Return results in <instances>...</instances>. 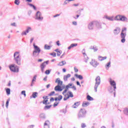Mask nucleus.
Listing matches in <instances>:
<instances>
[{
  "mask_svg": "<svg viewBox=\"0 0 128 128\" xmlns=\"http://www.w3.org/2000/svg\"><path fill=\"white\" fill-rule=\"evenodd\" d=\"M45 74H50V70H46L45 72Z\"/></svg>",
  "mask_w": 128,
  "mask_h": 128,
  "instance_id": "nucleus-48",
  "label": "nucleus"
},
{
  "mask_svg": "<svg viewBox=\"0 0 128 128\" xmlns=\"http://www.w3.org/2000/svg\"><path fill=\"white\" fill-rule=\"evenodd\" d=\"M62 94L64 96V98H68V94Z\"/></svg>",
  "mask_w": 128,
  "mask_h": 128,
  "instance_id": "nucleus-60",
  "label": "nucleus"
},
{
  "mask_svg": "<svg viewBox=\"0 0 128 128\" xmlns=\"http://www.w3.org/2000/svg\"><path fill=\"white\" fill-rule=\"evenodd\" d=\"M12 26H16V22H14L10 24Z\"/></svg>",
  "mask_w": 128,
  "mask_h": 128,
  "instance_id": "nucleus-52",
  "label": "nucleus"
},
{
  "mask_svg": "<svg viewBox=\"0 0 128 128\" xmlns=\"http://www.w3.org/2000/svg\"><path fill=\"white\" fill-rule=\"evenodd\" d=\"M47 78H48V76L44 77V82H46Z\"/></svg>",
  "mask_w": 128,
  "mask_h": 128,
  "instance_id": "nucleus-63",
  "label": "nucleus"
},
{
  "mask_svg": "<svg viewBox=\"0 0 128 128\" xmlns=\"http://www.w3.org/2000/svg\"><path fill=\"white\" fill-rule=\"evenodd\" d=\"M50 56H52L54 57L56 56V54L54 52L50 54Z\"/></svg>",
  "mask_w": 128,
  "mask_h": 128,
  "instance_id": "nucleus-46",
  "label": "nucleus"
},
{
  "mask_svg": "<svg viewBox=\"0 0 128 128\" xmlns=\"http://www.w3.org/2000/svg\"><path fill=\"white\" fill-rule=\"evenodd\" d=\"M28 34V32H26V31H24L22 32V33L21 34L22 36H26V34Z\"/></svg>",
  "mask_w": 128,
  "mask_h": 128,
  "instance_id": "nucleus-42",
  "label": "nucleus"
},
{
  "mask_svg": "<svg viewBox=\"0 0 128 128\" xmlns=\"http://www.w3.org/2000/svg\"><path fill=\"white\" fill-rule=\"evenodd\" d=\"M75 76H76V78H79V80H84V77H82V75H78V74H74Z\"/></svg>",
  "mask_w": 128,
  "mask_h": 128,
  "instance_id": "nucleus-28",
  "label": "nucleus"
},
{
  "mask_svg": "<svg viewBox=\"0 0 128 128\" xmlns=\"http://www.w3.org/2000/svg\"><path fill=\"white\" fill-rule=\"evenodd\" d=\"M82 54L84 56V60L85 62H88V56H86V52L84 49L82 50Z\"/></svg>",
  "mask_w": 128,
  "mask_h": 128,
  "instance_id": "nucleus-14",
  "label": "nucleus"
},
{
  "mask_svg": "<svg viewBox=\"0 0 128 128\" xmlns=\"http://www.w3.org/2000/svg\"><path fill=\"white\" fill-rule=\"evenodd\" d=\"M70 88H73L74 90H76V88L74 86H73L72 87Z\"/></svg>",
  "mask_w": 128,
  "mask_h": 128,
  "instance_id": "nucleus-53",
  "label": "nucleus"
},
{
  "mask_svg": "<svg viewBox=\"0 0 128 128\" xmlns=\"http://www.w3.org/2000/svg\"><path fill=\"white\" fill-rule=\"evenodd\" d=\"M50 121L46 120L44 124V128H50Z\"/></svg>",
  "mask_w": 128,
  "mask_h": 128,
  "instance_id": "nucleus-18",
  "label": "nucleus"
},
{
  "mask_svg": "<svg viewBox=\"0 0 128 128\" xmlns=\"http://www.w3.org/2000/svg\"><path fill=\"white\" fill-rule=\"evenodd\" d=\"M100 24V22L96 21H93L90 22L88 24V30H94V26H98Z\"/></svg>",
  "mask_w": 128,
  "mask_h": 128,
  "instance_id": "nucleus-7",
  "label": "nucleus"
},
{
  "mask_svg": "<svg viewBox=\"0 0 128 128\" xmlns=\"http://www.w3.org/2000/svg\"><path fill=\"white\" fill-rule=\"evenodd\" d=\"M14 60L15 62H16V64L18 66H20L22 58L20 57V52H15L14 54Z\"/></svg>",
  "mask_w": 128,
  "mask_h": 128,
  "instance_id": "nucleus-2",
  "label": "nucleus"
},
{
  "mask_svg": "<svg viewBox=\"0 0 128 128\" xmlns=\"http://www.w3.org/2000/svg\"><path fill=\"white\" fill-rule=\"evenodd\" d=\"M86 124L84 123H82L81 124V128H86Z\"/></svg>",
  "mask_w": 128,
  "mask_h": 128,
  "instance_id": "nucleus-49",
  "label": "nucleus"
},
{
  "mask_svg": "<svg viewBox=\"0 0 128 128\" xmlns=\"http://www.w3.org/2000/svg\"><path fill=\"white\" fill-rule=\"evenodd\" d=\"M74 0H65L63 3V6H66L70 2H74Z\"/></svg>",
  "mask_w": 128,
  "mask_h": 128,
  "instance_id": "nucleus-26",
  "label": "nucleus"
},
{
  "mask_svg": "<svg viewBox=\"0 0 128 128\" xmlns=\"http://www.w3.org/2000/svg\"><path fill=\"white\" fill-rule=\"evenodd\" d=\"M33 46L34 48V50L32 52V56L34 58H36L40 56V48L34 44Z\"/></svg>",
  "mask_w": 128,
  "mask_h": 128,
  "instance_id": "nucleus-3",
  "label": "nucleus"
},
{
  "mask_svg": "<svg viewBox=\"0 0 128 128\" xmlns=\"http://www.w3.org/2000/svg\"><path fill=\"white\" fill-rule=\"evenodd\" d=\"M36 76L35 75L32 80V84H31V86H32L33 84H34V82H36Z\"/></svg>",
  "mask_w": 128,
  "mask_h": 128,
  "instance_id": "nucleus-35",
  "label": "nucleus"
},
{
  "mask_svg": "<svg viewBox=\"0 0 128 128\" xmlns=\"http://www.w3.org/2000/svg\"><path fill=\"white\" fill-rule=\"evenodd\" d=\"M28 128H34V126L33 125L30 126L28 127Z\"/></svg>",
  "mask_w": 128,
  "mask_h": 128,
  "instance_id": "nucleus-64",
  "label": "nucleus"
},
{
  "mask_svg": "<svg viewBox=\"0 0 128 128\" xmlns=\"http://www.w3.org/2000/svg\"><path fill=\"white\" fill-rule=\"evenodd\" d=\"M21 94L24 96V97L26 96V90H23L21 92Z\"/></svg>",
  "mask_w": 128,
  "mask_h": 128,
  "instance_id": "nucleus-41",
  "label": "nucleus"
},
{
  "mask_svg": "<svg viewBox=\"0 0 128 128\" xmlns=\"http://www.w3.org/2000/svg\"><path fill=\"white\" fill-rule=\"evenodd\" d=\"M9 68L11 72H19L18 66L14 64H11Z\"/></svg>",
  "mask_w": 128,
  "mask_h": 128,
  "instance_id": "nucleus-8",
  "label": "nucleus"
},
{
  "mask_svg": "<svg viewBox=\"0 0 128 128\" xmlns=\"http://www.w3.org/2000/svg\"><path fill=\"white\" fill-rule=\"evenodd\" d=\"M58 100L60 101L62 100V96L60 95L58 98Z\"/></svg>",
  "mask_w": 128,
  "mask_h": 128,
  "instance_id": "nucleus-44",
  "label": "nucleus"
},
{
  "mask_svg": "<svg viewBox=\"0 0 128 128\" xmlns=\"http://www.w3.org/2000/svg\"><path fill=\"white\" fill-rule=\"evenodd\" d=\"M35 18L40 22H42L44 20V17H42V15L40 11L37 12L36 13Z\"/></svg>",
  "mask_w": 128,
  "mask_h": 128,
  "instance_id": "nucleus-9",
  "label": "nucleus"
},
{
  "mask_svg": "<svg viewBox=\"0 0 128 128\" xmlns=\"http://www.w3.org/2000/svg\"><path fill=\"white\" fill-rule=\"evenodd\" d=\"M120 21L121 22H128V18H126V16H124V15H121Z\"/></svg>",
  "mask_w": 128,
  "mask_h": 128,
  "instance_id": "nucleus-17",
  "label": "nucleus"
},
{
  "mask_svg": "<svg viewBox=\"0 0 128 128\" xmlns=\"http://www.w3.org/2000/svg\"><path fill=\"white\" fill-rule=\"evenodd\" d=\"M9 102H10V99H8L6 100V108H8V104H9Z\"/></svg>",
  "mask_w": 128,
  "mask_h": 128,
  "instance_id": "nucleus-40",
  "label": "nucleus"
},
{
  "mask_svg": "<svg viewBox=\"0 0 128 128\" xmlns=\"http://www.w3.org/2000/svg\"><path fill=\"white\" fill-rule=\"evenodd\" d=\"M86 110L84 108H81L78 113V118H86Z\"/></svg>",
  "mask_w": 128,
  "mask_h": 128,
  "instance_id": "nucleus-5",
  "label": "nucleus"
},
{
  "mask_svg": "<svg viewBox=\"0 0 128 128\" xmlns=\"http://www.w3.org/2000/svg\"><path fill=\"white\" fill-rule=\"evenodd\" d=\"M121 15H117L114 17V20H120Z\"/></svg>",
  "mask_w": 128,
  "mask_h": 128,
  "instance_id": "nucleus-27",
  "label": "nucleus"
},
{
  "mask_svg": "<svg viewBox=\"0 0 128 128\" xmlns=\"http://www.w3.org/2000/svg\"><path fill=\"white\" fill-rule=\"evenodd\" d=\"M96 26L97 28H102V24L100 23H99V24Z\"/></svg>",
  "mask_w": 128,
  "mask_h": 128,
  "instance_id": "nucleus-47",
  "label": "nucleus"
},
{
  "mask_svg": "<svg viewBox=\"0 0 128 128\" xmlns=\"http://www.w3.org/2000/svg\"><path fill=\"white\" fill-rule=\"evenodd\" d=\"M38 92H34L32 94V96L33 98H38Z\"/></svg>",
  "mask_w": 128,
  "mask_h": 128,
  "instance_id": "nucleus-32",
  "label": "nucleus"
},
{
  "mask_svg": "<svg viewBox=\"0 0 128 128\" xmlns=\"http://www.w3.org/2000/svg\"><path fill=\"white\" fill-rule=\"evenodd\" d=\"M80 6L79 4H73V6Z\"/></svg>",
  "mask_w": 128,
  "mask_h": 128,
  "instance_id": "nucleus-54",
  "label": "nucleus"
},
{
  "mask_svg": "<svg viewBox=\"0 0 128 128\" xmlns=\"http://www.w3.org/2000/svg\"><path fill=\"white\" fill-rule=\"evenodd\" d=\"M110 86L108 88V90L110 92H114V97H116V83L114 80L110 79Z\"/></svg>",
  "mask_w": 128,
  "mask_h": 128,
  "instance_id": "nucleus-1",
  "label": "nucleus"
},
{
  "mask_svg": "<svg viewBox=\"0 0 128 128\" xmlns=\"http://www.w3.org/2000/svg\"><path fill=\"white\" fill-rule=\"evenodd\" d=\"M93 49L94 50V52H96V50H98V48H96V47H93Z\"/></svg>",
  "mask_w": 128,
  "mask_h": 128,
  "instance_id": "nucleus-56",
  "label": "nucleus"
},
{
  "mask_svg": "<svg viewBox=\"0 0 128 128\" xmlns=\"http://www.w3.org/2000/svg\"><path fill=\"white\" fill-rule=\"evenodd\" d=\"M74 70L76 72H78V70L76 67H74Z\"/></svg>",
  "mask_w": 128,
  "mask_h": 128,
  "instance_id": "nucleus-51",
  "label": "nucleus"
},
{
  "mask_svg": "<svg viewBox=\"0 0 128 128\" xmlns=\"http://www.w3.org/2000/svg\"><path fill=\"white\" fill-rule=\"evenodd\" d=\"M110 66H110V62H109L105 66V68H106V70H108V69L110 68Z\"/></svg>",
  "mask_w": 128,
  "mask_h": 128,
  "instance_id": "nucleus-25",
  "label": "nucleus"
},
{
  "mask_svg": "<svg viewBox=\"0 0 128 128\" xmlns=\"http://www.w3.org/2000/svg\"><path fill=\"white\" fill-rule=\"evenodd\" d=\"M54 98H51L50 99V102H54Z\"/></svg>",
  "mask_w": 128,
  "mask_h": 128,
  "instance_id": "nucleus-62",
  "label": "nucleus"
},
{
  "mask_svg": "<svg viewBox=\"0 0 128 128\" xmlns=\"http://www.w3.org/2000/svg\"><path fill=\"white\" fill-rule=\"evenodd\" d=\"M64 64H66V60H63L58 64V66H64Z\"/></svg>",
  "mask_w": 128,
  "mask_h": 128,
  "instance_id": "nucleus-20",
  "label": "nucleus"
},
{
  "mask_svg": "<svg viewBox=\"0 0 128 128\" xmlns=\"http://www.w3.org/2000/svg\"><path fill=\"white\" fill-rule=\"evenodd\" d=\"M120 32V28H116V29L114 30V34L115 36H118V34Z\"/></svg>",
  "mask_w": 128,
  "mask_h": 128,
  "instance_id": "nucleus-16",
  "label": "nucleus"
},
{
  "mask_svg": "<svg viewBox=\"0 0 128 128\" xmlns=\"http://www.w3.org/2000/svg\"><path fill=\"white\" fill-rule=\"evenodd\" d=\"M86 98H87L88 100H94V98H92L90 95L87 96Z\"/></svg>",
  "mask_w": 128,
  "mask_h": 128,
  "instance_id": "nucleus-37",
  "label": "nucleus"
},
{
  "mask_svg": "<svg viewBox=\"0 0 128 128\" xmlns=\"http://www.w3.org/2000/svg\"><path fill=\"white\" fill-rule=\"evenodd\" d=\"M76 84H77V86H81L80 84V82L78 81L76 82Z\"/></svg>",
  "mask_w": 128,
  "mask_h": 128,
  "instance_id": "nucleus-59",
  "label": "nucleus"
},
{
  "mask_svg": "<svg viewBox=\"0 0 128 128\" xmlns=\"http://www.w3.org/2000/svg\"><path fill=\"white\" fill-rule=\"evenodd\" d=\"M32 29L30 26H28L26 30V32H27L28 34V32H32Z\"/></svg>",
  "mask_w": 128,
  "mask_h": 128,
  "instance_id": "nucleus-34",
  "label": "nucleus"
},
{
  "mask_svg": "<svg viewBox=\"0 0 128 128\" xmlns=\"http://www.w3.org/2000/svg\"><path fill=\"white\" fill-rule=\"evenodd\" d=\"M56 84H58L57 86H62L63 82L62 81L60 80V78H57L55 81Z\"/></svg>",
  "mask_w": 128,
  "mask_h": 128,
  "instance_id": "nucleus-15",
  "label": "nucleus"
},
{
  "mask_svg": "<svg viewBox=\"0 0 128 128\" xmlns=\"http://www.w3.org/2000/svg\"><path fill=\"white\" fill-rule=\"evenodd\" d=\"M106 20H110L111 22H114V16H106Z\"/></svg>",
  "mask_w": 128,
  "mask_h": 128,
  "instance_id": "nucleus-22",
  "label": "nucleus"
},
{
  "mask_svg": "<svg viewBox=\"0 0 128 128\" xmlns=\"http://www.w3.org/2000/svg\"><path fill=\"white\" fill-rule=\"evenodd\" d=\"M58 104V102L54 103V108H56V106H57Z\"/></svg>",
  "mask_w": 128,
  "mask_h": 128,
  "instance_id": "nucleus-55",
  "label": "nucleus"
},
{
  "mask_svg": "<svg viewBox=\"0 0 128 128\" xmlns=\"http://www.w3.org/2000/svg\"><path fill=\"white\" fill-rule=\"evenodd\" d=\"M70 76H72V75L70 74H68L67 75H64V82H67L68 78H70Z\"/></svg>",
  "mask_w": 128,
  "mask_h": 128,
  "instance_id": "nucleus-19",
  "label": "nucleus"
},
{
  "mask_svg": "<svg viewBox=\"0 0 128 128\" xmlns=\"http://www.w3.org/2000/svg\"><path fill=\"white\" fill-rule=\"evenodd\" d=\"M14 4H15L18 6V4H20V0H15Z\"/></svg>",
  "mask_w": 128,
  "mask_h": 128,
  "instance_id": "nucleus-43",
  "label": "nucleus"
},
{
  "mask_svg": "<svg viewBox=\"0 0 128 128\" xmlns=\"http://www.w3.org/2000/svg\"><path fill=\"white\" fill-rule=\"evenodd\" d=\"M106 58H108V57L106 56H99L98 57V60H100L101 62H102V60H106Z\"/></svg>",
  "mask_w": 128,
  "mask_h": 128,
  "instance_id": "nucleus-24",
  "label": "nucleus"
},
{
  "mask_svg": "<svg viewBox=\"0 0 128 128\" xmlns=\"http://www.w3.org/2000/svg\"><path fill=\"white\" fill-rule=\"evenodd\" d=\"M78 46L77 44H71L70 46L68 47V50H70L72 48H74V46Z\"/></svg>",
  "mask_w": 128,
  "mask_h": 128,
  "instance_id": "nucleus-31",
  "label": "nucleus"
},
{
  "mask_svg": "<svg viewBox=\"0 0 128 128\" xmlns=\"http://www.w3.org/2000/svg\"><path fill=\"white\" fill-rule=\"evenodd\" d=\"M54 94H56V92H54V91H53L52 92H51L50 94H48L49 96H54Z\"/></svg>",
  "mask_w": 128,
  "mask_h": 128,
  "instance_id": "nucleus-45",
  "label": "nucleus"
},
{
  "mask_svg": "<svg viewBox=\"0 0 128 128\" xmlns=\"http://www.w3.org/2000/svg\"><path fill=\"white\" fill-rule=\"evenodd\" d=\"M43 98H44V100H43V104H48V96H44L43 97Z\"/></svg>",
  "mask_w": 128,
  "mask_h": 128,
  "instance_id": "nucleus-23",
  "label": "nucleus"
},
{
  "mask_svg": "<svg viewBox=\"0 0 128 128\" xmlns=\"http://www.w3.org/2000/svg\"><path fill=\"white\" fill-rule=\"evenodd\" d=\"M90 64L93 68H96V66L100 64L98 62L94 59H92V61L90 62Z\"/></svg>",
  "mask_w": 128,
  "mask_h": 128,
  "instance_id": "nucleus-12",
  "label": "nucleus"
},
{
  "mask_svg": "<svg viewBox=\"0 0 128 128\" xmlns=\"http://www.w3.org/2000/svg\"><path fill=\"white\" fill-rule=\"evenodd\" d=\"M90 106V102H84L82 104V106L84 108H86V106Z\"/></svg>",
  "mask_w": 128,
  "mask_h": 128,
  "instance_id": "nucleus-21",
  "label": "nucleus"
},
{
  "mask_svg": "<svg viewBox=\"0 0 128 128\" xmlns=\"http://www.w3.org/2000/svg\"><path fill=\"white\" fill-rule=\"evenodd\" d=\"M64 88H66V86L63 85L62 86L57 85L54 88V90L56 92H62Z\"/></svg>",
  "mask_w": 128,
  "mask_h": 128,
  "instance_id": "nucleus-10",
  "label": "nucleus"
},
{
  "mask_svg": "<svg viewBox=\"0 0 128 128\" xmlns=\"http://www.w3.org/2000/svg\"><path fill=\"white\" fill-rule=\"evenodd\" d=\"M60 16V14H56V15H54V18H56V17H58V16Z\"/></svg>",
  "mask_w": 128,
  "mask_h": 128,
  "instance_id": "nucleus-61",
  "label": "nucleus"
},
{
  "mask_svg": "<svg viewBox=\"0 0 128 128\" xmlns=\"http://www.w3.org/2000/svg\"><path fill=\"white\" fill-rule=\"evenodd\" d=\"M80 103L78 102H75L74 104L72 106L73 108H76L78 106Z\"/></svg>",
  "mask_w": 128,
  "mask_h": 128,
  "instance_id": "nucleus-30",
  "label": "nucleus"
},
{
  "mask_svg": "<svg viewBox=\"0 0 128 128\" xmlns=\"http://www.w3.org/2000/svg\"><path fill=\"white\" fill-rule=\"evenodd\" d=\"M68 96L66 98H64V100H68L70 98H74V94H72V92L70 91H68Z\"/></svg>",
  "mask_w": 128,
  "mask_h": 128,
  "instance_id": "nucleus-13",
  "label": "nucleus"
},
{
  "mask_svg": "<svg viewBox=\"0 0 128 128\" xmlns=\"http://www.w3.org/2000/svg\"><path fill=\"white\" fill-rule=\"evenodd\" d=\"M56 44L57 46H60V41H57L56 42Z\"/></svg>",
  "mask_w": 128,
  "mask_h": 128,
  "instance_id": "nucleus-57",
  "label": "nucleus"
},
{
  "mask_svg": "<svg viewBox=\"0 0 128 128\" xmlns=\"http://www.w3.org/2000/svg\"><path fill=\"white\" fill-rule=\"evenodd\" d=\"M51 48H52V46H48L46 44L44 46V50H50Z\"/></svg>",
  "mask_w": 128,
  "mask_h": 128,
  "instance_id": "nucleus-33",
  "label": "nucleus"
},
{
  "mask_svg": "<svg viewBox=\"0 0 128 128\" xmlns=\"http://www.w3.org/2000/svg\"><path fill=\"white\" fill-rule=\"evenodd\" d=\"M95 86H94V90H95V92H98V86L100 84V77L98 76L96 78V80Z\"/></svg>",
  "mask_w": 128,
  "mask_h": 128,
  "instance_id": "nucleus-6",
  "label": "nucleus"
},
{
  "mask_svg": "<svg viewBox=\"0 0 128 128\" xmlns=\"http://www.w3.org/2000/svg\"><path fill=\"white\" fill-rule=\"evenodd\" d=\"M120 36L122 38L121 42L122 44L126 42V28H122Z\"/></svg>",
  "mask_w": 128,
  "mask_h": 128,
  "instance_id": "nucleus-4",
  "label": "nucleus"
},
{
  "mask_svg": "<svg viewBox=\"0 0 128 128\" xmlns=\"http://www.w3.org/2000/svg\"><path fill=\"white\" fill-rule=\"evenodd\" d=\"M72 24H74V26H76L78 24V23H76V22H73Z\"/></svg>",
  "mask_w": 128,
  "mask_h": 128,
  "instance_id": "nucleus-58",
  "label": "nucleus"
},
{
  "mask_svg": "<svg viewBox=\"0 0 128 128\" xmlns=\"http://www.w3.org/2000/svg\"><path fill=\"white\" fill-rule=\"evenodd\" d=\"M40 118H41L42 120H44V118H46V115L44 114H41L40 115Z\"/></svg>",
  "mask_w": 128,
  "mask_h": 128,
  "instance_id": "nucleus-36",
  "label": "nucleus"
},
{
  "mask_svg": "<svg viewBox=\"0 0 128 128\" xmlns=\"http://www.w3.org/2000/svg\"><path fill=\"white\" fill-rule=\"evenodd\" d=\"M6 92L8 95L10 94V89L7 88L6 89Z\"/></svg>",
  "mask_w": 128,
  "mask_h": 128,
  "instance_id": "nucleus-38",
  "label": "nucleus"
},
{
  "mask_svg": "<svg viewBox=\"0 0 128 128\" xmlns=\"http://www.w3.org/2000/svg\"><path fill=\"white\" fill-rule=\"evenodd\" d=\"M46 64H48V61H46L40 64V67L41 68L42 72H44V68L46 66Z\"/></svg>",
  "mask_w": 128,
  "mask_h": 128,
  "instance_id": "nucleus-11",
  "label": "nucleus"
},
{
  "mask_svg": "<svg viewBox=\"0 0 128 128\" xmlns=\"http://www.w3.org/2000/svg\"><path fill=\"white\" fill-rule=\"evenodd\" d=\"M50 108H52V105L46 106L44 107V110H50Z\"/></svg>",
  "mask_w": 128,
  "mask_h": 128,
  "instance_id": "nucleus-39",
  "label": "nucleus"
},
{
  "mask_svg": "<svg viewBox=\"0 0 128 128\" xmlns=\"http://www.w3.org/2000/svg\"><path fill=\"white\" fill-rule=\"evenodd\" d=\"M60 54H62V51H59L58 52H57L58 56H60Z\"/></svg>",
  "mask_w": 128,
  "mask_h": 128,
  "instance_id": "nucleus-50",
  "label": "nucleus"
},
{
  "mask_svg": "<svg viewBox=\"0 0 128 128\" xmlns=\"http://www.w3.org/2000/svg\"><path fill=\"white\" fill-rule=\"evenodd\" d=\"M66 89L64 90V91L62 92V94H66V92H68V88H70V86L68 85L66 86Z\"/></svg>",
  "mask_w": 128,
  "mask_h": 128,
  "instance_id": "nucleus-29",
  "label": "nucleus"
}]
</instances>
